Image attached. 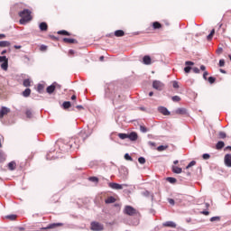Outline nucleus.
Wrapping results in <instances>:
<instances>
[{"label": "nucleus", "instance_id": "39", "mask_svg": "<svg viewBox=\"0 0 231 231\" xmlns=\"http://www.w3.org/2000/svg\"><path fill=\"white\" fill-rule=\"evenodd\" d=\"M211 223H214V221H221V217H213L210 218Z\"/></svg>", "mask_w": 231, "mask_h": 231}, {"label": "nucleus", "instance_id": "50", "mask_svg": "<svg viewBox=\"0 0 231 231\" xmlns=\"http://www.w3.org/2000/svg\"><path fill=\"white\" fill-rule=\"evenodd\" d=\"M40 50H41V51H46V50H48V47L46 45H42L40 47Z\"/></svg>", "mask_w": 231, "mask_h": 231}, {"label": "nucleus", "instance_id": "11", "mask_svg": "<svg viewBox=\"0 0 231 231\" xmlns=\"http://www.w3.org/2000/svg\"><path fill=\"white\" fill-rule=\"evenodd\" d=\"M224 162H225V165H226V167H231V154L230 153H227L225 155Z\"/></svg>", "mask_w": 231, "mask_h": 231}, {"label": "nucleus", "instance_id": "37", "mask_svg": "<svg viewBox=\"0 0 231 231\" xmlns=\"http://www.w3.org/2000/svg\"><path fill=\"white\" fill-rule=\"evenodd\" d=\"M171 100H172L173 102H180V101L181 100V97H180L179 96H173V97H171Z\"/></svg>", "mask_w": 231, "mask_h": 231}, {"label": "nucleus", "instance_id": "3", "mask_svg": "<svg viewBox=\"0 0 231 231\" xmlns=\"http://www.w3.org/2000/svg\"><path fill=\"white\" fill-rule=\"evenodd\" d=\"M123 212L126 216H137L138 215V210H136V208H133L132 206H125Z\"/></svg>", "mask_w": 231, "mask_h": 231}, {"label": "nucleus", "instance_id": "22", "mask_svg": "<svg viewBox=\"0 0 231 231\" xmlns=\"http://www.w3.org/2000/svg\"><path fill=\"white\" fill-rule=\"evenodd\" d=\"M16 167H17V163H15V162H11L8 163L9 171H15Z\"/></svg>", "mask_w": 231, "mask_h": 231}, {"label": "nucleus", "instance_id": "27", "mask_svg": "<svg viewBox=\"0 0 231 231\" xmlns=\"http://www.w3.org/2000/svg\"><path fill=\"white\" fill-rule=\"evenodd\" d=\"M167 149H169V145H160L158 148H157V151L159 152H162L163 151H167Z\"/></svg>", "mask_w": 231, "mask_h": 231}, {"label": "nucleus", "instance_id": "56", "mask_svg": "<svg viewBox=\"0 0 231 231\" xmlns=\"http://www.w3.org/2000/svg\"><path fill=\"white\" fill-rule=\"evenodd\" d=\"M185 64L186 66H194V62L192 61H186Z\"/></svg>", "mask_w": 231, "mask_h": 231}, {"label": "nucleus", "instance_id": "30", "mask_svg": "<svg viewBox=\"0 0 231 231\" xmlns=\"http://www.w3.org/2000/svg\"><path fill=\"white\" fill-rule=\"evenodd\" d=\"M25 115L27 118H32L33 116V112L32 111V109H26Z\"/></svg>", "mask_w": 231, "mask_h": 231}, {"label": "nucleus", "instance_id": "59", "mask_svg": "<svg viewBox=\"0 0 231 231\" xmlns=\"http://www.w3.org/2000/svg\"><path fill=\"white\" fill-rule=\"evenodd\" d=\"M168 201H169L170 205H174V199H169Z\"/></svg>", "mask_w": 231, "mask_h": 231}, {"label": "nucleus", "instance_id": "54", "mask_svg": "<svg viewBox=\"0 0 231 231\" xmlns=\"http://www.w3.org/2000/svg\"><path fill=\"white\" fill-rule=\"evenodd\" d=\"M192 70H193V73H199V69H198V67H194Z\"/></svg>", "mask_w": 231, "mask_h": 231}, {"label": "nucleus", "instance_id": "8", "mask_svg": "<svg viewBox=\"0 0 231 231\" xmlns=\"http://www.w3.org/2000/svg\"><path fill=\"white\" fill-rule=\"evenodd\" d=\"M57 226H62V223H53V224H50L48 226L46 227H42V230H51L53 228H57Z\"/></svg>", "mask_w": 231, "mask_h": 231}, {"label": "nucleus", "instance_id": "19", "mask_svg": "<svg viewBox=\"0 0 231 231\" xmlns=\"http://www.w3.org/2000/svg\"><path fill=\"white\" fill-rule=\"evenodd\" d=\"M116 199H115V197H108L106 200H105V203L106 205H109L111 203H116Z\"/></svg>", "mask_w": 231, "mask_h": 231}, {"label": "nucleus", "instance_id": "21", "mask_svg": "<svg viewBox=\"0 0 231 231\" xmlns=\"http://www.w3.org/2000/svg\"><path fill=\"white\" fill-rule=\"evenodd\" d=\"M223 147H225V142L223 141H219L217 144H216V149L217 151H221V149H223Z\"/></svg>", "mask_w": 231, "mask_h": 231}, {"label": "nucleus", "instance_id": "44", "mask_svg": "<svg viewBox=\"0 0 231 231\" xmlns=\"http://www.w3.org/2000/svg\"><path fill=\"white\" fill-rule=\"evenodd\" d=\"M208 80L209 84H214V82H216V78L209 77Z\"/></svg>", "mask_w": 231, "mask_h": 231}, {"label": "nucleus", "instance_id": "52", "mask_svg": "<svg viewBox=\"0 0 231 231\" xmlns=\"http://www.w3.org/2000/svg\"><path fill=\"white\" fill-rule=\"evenodd\" d=\"M223 66H225V60H219V67L223 68Z\"/></svg>", "mask_w": 231, "mask_h": 231}, {"label": "nucleus", "instance_id": "14", "mask_svg": "<svg viewBox=\"0 0 231 231\" xmlns=\"http://www.w3.org/2000/svg\"><path fill=\"white\" fill-rule=\"evenodd\" d=\"M158 110L162 113V115H164V116H169V115H171V112H169V110L164 106H160Z\"/></svg>", "mask_w": 231, "mask_h": 231}, {"label": "nucleus", "instance_id": "42", "mask_svg": "<svg viewBox=\"0 0 231 231\" xmlns=\"http://www.w3.org/2000/svg\"><path fill=\"white\" fill-rule=\"evenodd\" d=\"M218 135H219L220 138H222V139L226 138V133H225V132H219V133H218Z\"/></svg>", "mask_w": 231, "mask_h": 231}, {"label": "nucleus", "instance_id": "64", "mask_svg": "<svg viewBox=\"0 0 231 231\" xmlns=\"http://www.w3.org/2000/svg\"><path fill=\"white\" fill-rule=\"evenodd\" d=\"M149 145H152V147H156V143L150 142Z\"/></svg>", "mask_w": 231, "mask_h": 231}, {"label": "nucleus", "instance_id": "47", "mask_svg": "<svg viewBox=\"0 0 231 231\" xmlns=\"http://www.w3.org/2000/svg\"><path fill=\"white\" fill-rule=\"evenodd\" d=\"M140 131H141L142 133H147V127L141 125V126H140Z\"/></svg>", "mask_w": 231, "mask_h": 231}, {"label": "nucleus", "instance_id": "16", "mask_svg": "<svg viewBox=\"0 0 231 231\" xmlns=\"http://www.w3.org/2000/svg\"><path fill=\"white\" fill-rule=\"evenodd\" d=\"M175 115H187V108H177Z\"/></svg>", "mask_w": 231, "mask_h": 231}, {"label": "nucleus", "instance_id": "1", "mask_svg": "<svg viewBox=\"0 0 231 231\" xmlns=\"http://www.w3.org/2000/svg\"><path fill=\"white\" fill-rule=\"evenodd\" d=\"M20 19V24H26V23H30L32 21V11L29 9H23L18 14Z\"/></svg>", "mask_w": 231, "mask_h": 231}, {"label": "nucleus", "instance_id": "29", "mask_svg": "<svg viewBox=\"0 0 231 231\" xmlns=\"http://www.w3.org/2000/svg\"><path fill=\"white\" fill-rule=\"evenodd\" d=\"M58 35H67L68 37H69V35H71V33H69V32H68L66 30H62V31L58 32Z\"/></svg>", "mask_w": 231, "mask_h": 231}, {"label": "nucleus", "instance_id": "35", "mask_svg": "<svg viewBox=\"0 0 231 231\" xmlns=\"http://www.w3.org/2000/svg\"><path fill=\"white\" fill-rule=\"evenodd\" d=\"M214 33H216V30L213 29L210 33L208 35V41H210L212 37H214Z\"/></svg>", "mask_w": 231, "mask_h": 231}, {"label": "nucleus", "instance_id": "45", "mask_svg": "<svg viewBox=\"0 0 231 231\" xmlns=\"http://www.w3.org/2000/svg\"><path fill=\"white\" fill-rule=\"evenodd\" d=\"M202 158H203V160H210V154H208V153H204V154L202 155Z\"/></svg>", "mask_w": 231, "mask_h": 231}, {"label": "nucleus", "instance_id": "61", "mask_svg": "<svg viewBox=\"0 0 231 231\" xmlns=\"http://www.w3.org/2000/svg\"><path fill=\"white\" fill-rule=\"evenodd\" d=\"M200 69H201V71H205V69H207V67H205V65H201Z\"/></svg>", "mask_w": 231, "mask_h": 231}, {"label": "nucleus", "instance_id": "25", "mask_svg": "<svg viewBox=\"0 0 231 231\" xmlns=\"http://www.w3.org/2000/svg\"><path fill=\"white\" fill-rule=\"evenodd\" d=\"M8 46H10V42L8 41L0 42V48H8Z\"/></svg>", "mask_w": 231, "mask_h": 231}, {"label": "nucleus", "instance_id": "2", "mask_svg": "<svg viewBox=\"0 0 231 231\" xmlns=\"http://www.w3.org/2000/svg\"><path fill=\"white\" fill-rule=\"evenodd\" d=\"M88 138V135H78L76 138L72 139V142L74 144H70V147H73L74 149H79L80 147V141L86 142Z\"/></svg>", "mask_w": 231, "mask_h": 231}, {"label": "nucleus", "instance_id": "12", "mask_svg": "<svg viewBox=\"0 0 231 231\" xmlns=\"http://www.w3.org/2000/svg\"><path fill=\"white\" fill-rule=\"evenodd\" d=\"M128 138L131 142H136L138 140V134L136 132H132L128 134Z\"/></svg>", "mask_w": 231, "mask_h": 231}, {"label": "nucleus", "instance_id": "36", "mask_svg": "<svg viewBox=\"0 0 231 231\" xmlns=\"http://www.w3.org/2000/svg\"><path fill=\"white\" fill-rule=\"evenodd\" d=\"M167 181H169V183H176L177 180L173 177H168Z\"/></svg>", "mask_w": 231, "mask_h": 231}, {"label": "nucleus", "instance_id": "48", "mask_svg": "<svg viewBox=\"0 0 231 231\" xmlns=\"http://www.w3.org/2000/svg\"><path fill=\"white\" fill-rule=\"evenodd\" d=\"M5 160V152H3L1 150H0V162H3Z\"/></svg>", "mask_w": 231, "mask_h": 231}, {"label": "nucleus", "instance_id": "10", "mask_svg": "<svg viewBox=\"0 0 231 231\" xmlns=\"http://www.w3.org/2000/svg\"><path fill=\"white\" fill-rule=\"evenodd\" d=\"M10 113V108L2 106L0 109V118H4L5 115H8Z\"/></svg>", "mask_w": 231, "mask_h": 231}, {"label": "nucleus", "instance_id": "53", "mask_svg": "<svg viewBox=\"0 0 231 231\" xmlns=\"http://www.w3.org/2000/svg\"><path fill=\"white\" fill-rule=\"evenodd\" d=\"M143 195H144L146 198H149V196H151V192L146 190V191L143 192Z\"/></svg>", "mask_w": 231, "mask_h": 231}, {"label": "nucleus", "instance_id": "63", "mask_svg": "<svg viewBox=\"0 0 231 231\" xmlns=\"http://www.w3.org/2000/svg\"><path fill=\"white\" fill-rule=\"evenodd\" d=\"M21 48H23L21 45H14L15 50H21Z\"/></svg>", "mask_w": 231, "mask_h": 231}, {"label": "nucleus", "instance_id": "18", "mask_svg": "<svg viewBox=\"0 0 231 231\" xmlns=\"http://www.w3.org/2000/svg\"><path fill=\"white\" fill-rule=\"evenodd\" d=\"M172 172H174V174H181L183 170L178 166H172Z\"/></svg>", "mask_w": 231, "mask_h": 231}, {"label": "nucleus", "instance_id": "15", "mask_svg": "<svg viewBox=\"0 0 231 231\" xmlns=\"http://www.w3.org/2000/svg\"><path fill=\"white\" fill-rule=\"evenodd\" d=\"M39 28L41 32H48V23H46L45 22L41 23Z\"/></svg>", "mask_w": 231, "mask_h": 231}, {"label": "nucleus", "instance_id": "51", "mask_svg": "<svg viewBox=\"0 0 231 231\" xmlns=\"http://www.w3.org/2000/svg\"><path fill=\"white\" fill-rule=\"evenodd\" d=\"M217 55H221V53H223V48L219 47V48L217 50Z\"/></svg>", "mask_w": 231, "mask_h": 231}, {"label": "nucleus", "instance_id": "26", "mask_svg": "<svg viewBox=\"0 0 231 231\" xmlns=\"http://www.w3.org/2000/svg\"><path fill=\"white\" fill-rule=\"evenodd\" d=\"M30 95H32V89L30 88H26L23 92V97H30Z\"/></svg>", "mask_w": 231, "mask_h": 231}, {"label": "nucleus", "instance_id": "17", "mask_svg": "<svg viewBox=\"0 0 231 231\" xmlns=\"http://www.w3.org/2000/svg\"><path fill=\"white\" fill-rule=\"evenodd\" d=\"M143 64H146L147 66H149V64H151L152 60H151V56L146 55L143 58Z\"/></svg>", "mask_w": 231, "mask_h": 231}, {"label": "nucleus", "instance_id": "28", "mask_svg": "<svg viewBox=\"0 0 231 231\" xmlns=\"http://www.w3.org/2000/svg\"><path fill=\"white\" fill-rule=\"evenodd\" d=\"M23 86L24 88H30V86H32V81L30 80V79H24L23 80Z\"/></svg>", "mask_w": 231, "mask_h": 231}, {"label": "nucleus", "instance_id": "33", "mask_svg": "<svg viewBox=\"0 0 231 231\" xmlns=\"http://www.w3.org/2000/svg\"><path fill=\"white\" fill-rule=\"evenodd\" d=\"M37 91L38 93H42V91H44V85L39 84L37 87Z\"/></svg>", "mask_w": 231, "mask_h": 231}, {"label": "nucleus", "instance_id": "38", "mask_svg": "<svg viewBox=\"0 0 231 231\" xmlns=\"http://www.w3.org/2000/svg\"><path fill=\"white\" fill-rule=\"evenodd\" d=\"M88 180L94 183H98V178L97 177H89Z\"/></svg>", "mask_w": 231, "mask_h": 231}, {"label": "nucleus", "instance_id": "62", "mask_svg": "<svg viewBox=\"0 0 231 231\" xmlns=\"http://www.w3.org/2000/svg\"><path fill=\"white\" fill-rule=\"evenodd\" d=\"M77 109L80 110V109H84V106H82L81 105H79L76 106Z\"/></svg>", "mask_w": 231, "mask_h": 231}, {"label": "nucleus", "instance_id": "58", "mask_svg": "<svg viewBox=\"0 0 231 231\" xmlns=\"http://www.w3.org/2000/svg\"><path fill=\"white\" fill-rule=\"evenodd\" d=\"M3 39H6V34L0 33V41Z\"/></svg>", "mask_w": 231, "mask_h": 231}, {"label": "nucleus", "instance_id": "9", "mask_svg": "<svg viewBox=\"0 0 231 231\" xmlns=\"http://www.w3.org/2000/svg\"><path fill=\"white\" fill-rule=\"evenodd\" d=\"M65 44H79V41L73 38H63Z\"/></svg>", "mask_w": 231, "mask_h": 231}, {"label": "nucleus", "instance_id": "4", "mask_svg": "<svg viewBox=\"0 0 231 231\" xmlns=\"http://www.w3.org/2000/svg\"><path fill=\"white\" fill-rule=\"evenodd\" d=\"M152 88L157 91H163V89L165 88V84H163V82L160 80H153Z\"/></svg>", "mask_w": 231, "mask_h": 231}, {"label": "nucleus", "instance_id": "49", "mask_svg": "<svg viewBox=\"0 0 231 231\" xmlns=\"http://www.w3.org/2000/svg\"><path fill=\"white\" fill-rule=\"evenodd\" d=\"M190 69H192V68H190L189 66L184 68L185 73H190Z\"/></svg>", "mask_w": 231, "mask_h": 231}, {"label": "nucleus", "instance_id": "57", "mask_svg": "<svg viewBox=\"0 0 231 231\" xmlns=\"http://www.w3.org/2000/svg\"><path fill=\"white\" fill-rule=\"evenodd\" d=\"M207 77H208V71H205L204 74H203V79L205 80H207Z\"/></svg>", "mask_w": 231, "mask_h": 231}, {"label": "nucleus", "instance_id": "20", "mask_svg": "<svg viewBox=\"0 0 231 231\" xmlns=\"http://www.w3.org/2000/svg\"><path fill=\"white\" fill-rule=\"evenodd\" d=\"M114 35L116 37H124V35H125V32L122 30H117L114 32Z\"/></svg>", "mask_w": 231, "mask_h": 231}, {"label": "nucleus", "instance_id": "31", "mask_svg": "<svg viewBox=\"0 0 231 231\" xmlns=\"http://www.w3.org/2000/svg\"><path fill=\"white\" fill-rule=\"evenodd\" d=\"M6 219H10V221H15L17 219V215H7Z\"/></svg>", "mask_w": 231, "mask_h": 231}, {"label": "nucleus", "instance_id": "7", "mask_svg": "<svg viewBox=\"0 0 231 231\" xmlns=\"http://www.w3.org/2000/svg\"><path fill=\"white\" fill-rule=\"evenodd\" d=\"M91 230L93 231H102L104 230V225L100 224L99 222H92L90 224Z\"/></svg>", "mask_w": 231, "mask_h": 231}, {"label": "nucleus", "instance_id": "40", "mask_svg": "<svg viewBox=\"0 0 231 231\" xmlns=\"http://www.w3.org/2000/svg\"><path fill=\"white\" fill-rule=\"evenodd\" d=\"M194 165H196V161L190 162L186 167V169H190V167H194Z\"/></svg>", "mask_w": 231, "mask_h": 231}, {"label": "nucleus", "instance_id": "5", "mask_svg": "<svg viewBox=\"0 0 231 231\" xmlns=\"http://www.w3.org/2000/svg\"><path fill=\"white\" fill-rule=\"evenodd\" d=\"M0 64L4 71H8V59L6 56H0Z\"/></svg>", "mask_w": 231, "mask_h": 231}, {"label": "nucleus", "instance_id": "46", "mask_svg": "<svg viewBox=\"0 0 231 231\" xmlns=\"http://www.w3.org/2000/svg\"><path fill=\"white\" fill-rule=\"evenodd\" d=\"M138 162H139V163H141L142 165H143V163H145V158H143V157H139Z\"/></svg>", "mask_w": 231, "mask_h": 231}, {"label": "nucleus", "instance_id": "34", "mask_svg": "<svg viewBox=\"0 0 231 231\" xmlns=\"http://www.w3.org/2000/svg\"><path fill=\"white\" fill-rule=\"evenodd\" d=\"M118 137L121 140H125V138H128V134H118Z\"/></svg>", "mask_w": 231, "mask_h": 231}, {"label": "nucleus", "instance_id": "43", "mask_svg": "<svg viewBox=\"0 0 231 231\" xmlns=\"http://www.w3.org/2000/svg\"><path fill=\"white\" fill-rule=\"evenodd\" d=\"M172 86H173L174 89H178L180 88L178 81H172Z\"/></svg>", "mask_w": 231, "mask_h": 231}, {"label": "nucleus", "instance_id": "32", "mask_svg": "<svg viewBox=\"0 0 231 231\" xmlns=\"http://www.w3.org/2000/svg\"><path fill=\"white\" fill-rule=\"evenodd\" d=\"M63 108H65V109H69V107H71V102H69V101H65V102H63Z\"/></svg>", "mask_w": 231, "mask_h": 231}, {"label": "nucleus", "instance_id": "6", "mask_svg": "<svg viewBox=\"0 0 231 231\" xmlns=\"http://www.w3.org/2000/svg\"><path fill=\"white\" fill-rule=\"evenodd\" d=\"M108 186L110 187V189H113L114 190H122L124 187H128L127 184H118L116 182H110Z\"/></svg>", "mask_w": 231, "mask_h": 231}, {"label": "nucleus", "instance_id": "55", "mask_svg": "<svg viewBox=\"0 0 231 231\" xmlns=\"http://www.w3.org/2000/svg\"><path fill=\"white\" fill-rule=\"evenodd\" d=\"M200 214H202L203 216H208L210 214V212H208V211H200Z\"/></svg>", "mask_w": 231, "mask_h": 231}, {"label": "nucleus", "instance_id": "60", "mask_svg": "<svg viewBox=\"0 0 231 231\" xmlns=\"http://www.w3.org/2000/svg\"><path fill=\"white\" fill-rule=\"evenodd\" d=\"M69 55H75V51L69 50Z\"/></svg>", "mask_w": 231, "mask_h": 231}, {"label": "nucleus", "instance_id": "13", "mask_svg": "<svg viewBox=\"0 0 231 231\" xmlns=\"http://www.w3.org/2000/svg\"><path fill=\"white\" fill-rule=\"evenodd\" d=\"M162 226H166L168 228H176V223L172 221H166L162 224Z\"/></svg>", "mask_w": 231, "mask_h": 231}, {"label": "nucleus", "instance_id": "24", "mask_svg": "<svg viewBox=\"0 0 231 231\" xmlns=\"http://www.w3.org/2000/svg\"><path fill=\"white\" fill-rule=\"evenodd\" d=\"M47 93H49V95H51V93H53V91H55V85L52 84L51 86H49L46 89Z\"/></svg>", "mask_w": 231, "mask_h": 231}, {"label": "nucleus", "instance_id": "23", "mask_svg": "<svg viewBox=\"0 0 231 231\" xmlns=\"http://www.w3.org/2000/svg\"><path fill=\"white\" fill-rule=\"evenodd\" d=\"M162 25L159 22H153L152 23V28L153 30H160L162 29Z\"/></svg>", "mask_w": 231, "mask_h": 231}, {"label": "nucleus", "instance_id": "41", "mask_svg": "<svg viewBox=\"0 0 231 231\" xmlns=\"http://www.w3.org/2000/svg\"><path fill=\"white\" fill-rule=\"evenodd\" d=\"M125 159H126L128 162H133V157H131L129 153L125 154Z\"/></svg>", "mask_w": 231, "mask_h": 231}]
</instances>
